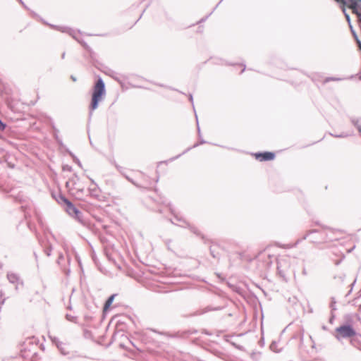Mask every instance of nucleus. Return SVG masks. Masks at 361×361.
Wrapping results in <instances>:
<instances>
[{"label": "nucleus", "mask_w": 361, "mask_h": 361, "mask_svg": "<svg viewBox=\"0 0 361 361\" xmlns=\"http://www.w3.org/2000/svg\"><path fill=\"white\" fill-rule=\"evenodd\" d=\"M253 157L259 161H271L274 159L275 154L271 152H264L262 153H255Z\"/></svg>", "instance_id": "nucleus-4"}, {"label": "nucleus", "mask_w": 361, "mask_h": 361, "mask_svg": "<svg viewBox=\"0 0 361 361\" xmlns=\"http://www.w3.org/2000/svg\"><path fill=\"white\" fill-rule=\"evenodd\" d=\"M61 200L66 205V212L72 216H77L79 213V211L75 208V207L66 198L61 197Z\"/></svg>", "instance_id": "nucleus-5"}, {"label": "nucleus", "mask_w": 361, "mask_h": 361, "mask_svg": "<svg viewBox=\"0 0 361 361\" xmlns=\"http://www.w3.org/2000/svg\"><path fill=\"white\" fill-rule=\"evenodd\" d=\"M359 78L361 80V72L360 73Z\"/></svg>", "instance_id": "nucleus-8"}, {"label": "nucleus", "mask_w": 361, "mask_h": 361, "mask_svg": "<svg viewBox=\"0 0 361 361\" xmlns=\"http://www.w3.org/2000/svg\"><path fill=\"white\" fill-rule=\"evenodd\" d=\"M336 337L338 339L341 338H350L355 335V331L351 326L344 325L341 326L336 329Z\"/></svg>", "instance_id": "nucleus-3"}, {"label": "nucleus", "mask_w": 361, "mask_h": 361, "mask_svg": "<svg viewBox=\"0 0 361 361\" xmlns=\"http://www.w3.org/2000/svg\"><path fill=\"white\" fill-rule=\"evenodd\" d=\"M105 94L104 84L102 79H99L95 83L93 89L92 102L90 104L91 110L97 108L99 102L101 101L102 96Z\"/></svg>", "instance_id": "nucleus-1"}, {"label": "nucleus", "mask_w": 361, "mask_h": 361, "mask_svg": "<svg viewBox=\"0 0 361 361\" xmlns=\"http://www.w3.org/2000/svg\"><path fill=\"white\" fill-rule=\"evenodd\" d=\"M115 295H111L108 300L106 301L104 306V312H106L110 308L114 300Z\"/></svg>", "instance_id": "nucleus-6"}, {"label": "nucleus", "mask_w": 361, "mask_h": 361, "mask_svg": "<svg viewBox=\"0 0 361 361\" xmlns=\"http://www.w3.org/2000/svg\"><path fill=\"white\" fill-rule=\"evenodd\" d=\"M343 6L348 7L353 13L361 16V0H335Z\"/></svg>", "instance_id": "nucleus-2"}, {"label": "nucleus", "mask_w": 361, "mask_h": 361, "mask_svg": "<svg viewBox=\"0 0 361 361\" xmlns=\"http://www.w3.org/2000/svg\"><path fill=\"white\" fill-rule=\"evenodd\" d=\"M360 49H361V44H360Z\"/></svg>", "instance_id": "nucleus-9"}, {"label": "nucleus", "mask_w": 361, "mask_h": 361, "mask_svg": "<svg viewBox=\"0 0 361 361\" xmlns=\"http://www.w3.org/2000/svg\"><path fill=\"white\" fill-rule=\"evenodd\" d=\"M6 128V125L4 124L0 120V130H4Z\"/></svg>", "instance_id": "nucleus-7"}]
</instances>
